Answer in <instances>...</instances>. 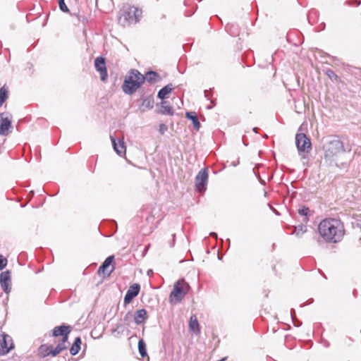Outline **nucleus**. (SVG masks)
<instances>
[{"label": "nucleus", "mask_w": 361, "mask_h": 361, "mask_svg": "<svg viewBox=\"0 0 361 361\" xmlns=\"http://www.w3.org/2000/svg\"><path fill=\"white\" fill-rule=\"evenodd\" d=\"M73 344H76L77 345L80 346V344H81V339H80V337H77L75 339V341H74Z\"/></svg>", "instance_id": "nucleus-37"}, {"label": "nucleus", "mask_w": 361, "mask_h": 361, "mask_svg": "<svg viewBox=\"0 0 361 361\" xmlns=\"http://www.w3.org/2000/svg\"><path fill=\"white\" fill-rule=\"evenodd\" d=\"M138 350H139L140 355L142 357H145V356H147V350H146V344L142 339L140 340L138 342Z\"/></svg>", "instance_id": "nucleus-28"}, {"label": "nucleus", "mask_w": 361, "mask_h": 361, "mask_svg": "<svg viewBox=\"0 0 361 361\" xmlns=\"http://www.w3.org/2000/svg\"><path fill=\"white\" fill-rule=\"evenodd\" d=\"M173 87L172 84H169V85H166L165 87H164L159 91L158 94H157L158 97L161 99L167 98L169 94L173 90Z\"/></svg>", "instance_id": "nucleus-18"}, {"label": "nucleus", "mask_w": 361, "mask_h": 361, "mask_svg": "<svg viewBox=\"0 0 361 361\" xmlns=\"http://www.w3.org/2000/svg\"><path fill=\"white\" fill-rule=\"evenodd\" d=\"M257 128H253V131H255V133H257Z\"/></svg>", "instance_id": "nucleus-40"}, {"label": "nucleus", "mask_w": 361, "mask_h": 361, "mask_svg": "<svg viewBox=\"0 0 361 361\" xmlns=\"http://www.w3.org/2000/svg\"><path fill=\"white\" fill-rule=\"evenodd\" d=\"M7 264V259L2 255H0V270H2L6 267Z\"/></svg>", "instance_id": "nucleus-34"}, {"label": "nucleus", "mask_w": 361, "mask_h": 361, "mask_svg": "<svg viewBox=\"0 0 361 361\" xmlns=\"http://www.w3.org/2000/svg\"><path fill=\"white\" fill-rule=\"evenodd\" d=\"M80 350V346L77 345L76 344H73L70 349V353L72 355H75L78 353L79 350Z\"/></svg>", "instance_id": "nucleus-31"}, {"label": "nucleus", "mask_w": 361, "mask_h": 361, "mask_svg": "<svg viewBox=\"0 0 361 361\" xmlns=\"http://www.w3.org/2000/svg\"><path fill=\"white\" fill-rule=\"evenodd\" d=\"M39 352L43 357L51 355L52 345H42L39 347Z\"/></svg>", "instance_id": "nucleus-27"}, {"label": "nucleus", "mask_w": 361, "mask_h": 361, "mask_svg": "<svg viewBox=\"0 0 361 361\" xmlns=\"http://www.w3.org/2000/svg\"><path fill=\"white\" fill-rule=\"evenodd\" d=\"M226 360V357H224V358H222L221 360H218V361H225Z\"/></svg>", "instance_id": "nucleus-39"}, {"label": "nucleus", "mask_w": 361, "mask_h": 361, "mask_svg": "<svg viewBox=\"0 0 361 361\" xmlns=\"http://www.w3.org/2000/svg\"><path fill=\"white\" fill-rule=\"evenodd\" d=\"M295 145L299 155L302 159H305L306 154L312 149V144L310 138L303 133H298L295 135Z\"/></svg>", "instance_id": "nucleus-4"}, {"label": "nucleus", "mask_w": 361, "mask_h": 361, "mask_svg": "<svg viewBox=\"0 0 361 361\" xmlns=\"http://www.w3.org/2000/svg\"><path fill=\"white\" fill-rule=\"evenodd\" d=\"M114 259V256H109L108 257L104 262L102 263V264L100 266V267L98 269V274H100L101 273L104 274L106 269L111 264L113 260Z\"/></svg>", "instance_id": "nucleus-21"}, {"label": "nucleus", "mask_w": 361, "mask_h": 361, "mask_svg": "<svg viewBox=\"0 0 361 361\" xmlns=\"http://www.w3.org/2000/svg\"><path fill=\"white\" fill-rule=\"evenodd\" d=\"M67 342V338H62L61 343H59L54 348H52L51 355L55 357L61 351L66 349L68 348Z\"/></svg>", "instance_id": "nucleus-16"}, {"label": "nucleus", "mask_w": 361, "mask_h": 361, "mask_svg": "<svg viewBox=\"0 0 361 361\" xmlns=\"http://www.w3.org/2000/svg\"><path fill=\"white\" fill-rule=\"evenodd\" d=\"M13 348L11 338L6 334H0V355H6Z\"/></svg>", "instance_id": "nucleus-8"}, {"label": "nucleus", "mask_w": 361, "mask_h": 361, "mask_svg": "<svg viewBox=\"0 0 361 361\" xmlns=\"http://www.w3.org/2000/svg\"><path fill=\"white\" fill-rule=\"evenodd\" d=\"M59 6L60 9L63 12H66V13L69 12V9L67 7V6L66 5L64 0H59Z\"/></svg>", "instance_id": "nucleus-30"}, {"label": "nucleus", "mask_w": 361, "mask_h": 361, "mask_svg": "<svg viewBox=\"0 0 361 361\" xmlns=\"http://www.w3.org/2000/svg\"><path fill=\"white\" fill-rule=\"evenodd\" d=\"M12 115L8 112L0 114V135L6 136L12 128Z\"/></svg>", "instance_id": "nucleus-6"}, {"label": "nucleus", "mask_w": 361, "mask_h": 361, "mask_svg": "<svg viewBox=\"0 0 361 361\" xmlns=\"http://www.w3.org/2000/svg\"><path fill=\"white\" fill-rule=\"evenodd\" d=\"M189 288V284L184 279L178 280L174 283L173 289L170 294V301L172 302L173 298L176 302H180L188 293Z\"/></svg>", "instance_id": "nucleus-5"}, {"label": "nucleus", "mask_w": 361, "mask_h": 361, "mask_svg": "<svg viewBox=\"0 0 361 361\" xmlns=\"http://www.w3.org/2000/svg\"><path fill=\"white\" fill-rule=\"evenodd\" d=\"M175 237H176V235H175V234H173V241L175 240Z\"/></svg>", "instance_id": "nucleus-42"}, {"label": "nucleus", "mask_w": 361, "mask_h": 361, "mask_svg": "<svg viewBox=\"0 0 361 361\" xmlns=\"http://www.w3.org/2000/svg\"><path fill=\"white\" fill-rule=\"evenodd\" d=\"M324 159L331 164L334 161L335 157L341 152H345L343 142L336 136L327 137L323 145Z\"/></svg>", "instance_id": "nucleus-2"}, {"label": "nucleus", "mask_w": 361, "mask_h": 361, "mask_svg": "<svg viewBox=\"0 0 361 361\" xmlns=\"http://www.w3.org/2000/svg\"><path fill=\"white\" fill-rule=\"evenodd\" d=\"M131 317H132V314H131V312H128V313L124 316V317H123V320H124L125 322L129 321V320L131 319Z\"/></svg>", "instance_id": "nucleus-36"}, {"label": "nucleus", "mask_w": 361, "mask_h": 361, "mask_svg": "<svg viewBox=\"0 0 361 361\" xmlns=\"http://www.w3.org/2000/svg\"><path fill=\"white\" fill-rule=\"evenodd\" d=\"M8 98V90L5 87H2L0 89V107L3 105L4 102Z\"/></svg>", "instance_id": "nucleus-29"}, {"label": "nucleus", "mask_w": 361, "mask_h": 361, "mask_svg": "<svg viewBox=\"0 0 361 361\" xmlns=\"http://www.w3.org/2000/svg\"><path fill=\"white\" fill-rule=\"evenodd\" d=\"M298 214L304 216L302 221L307 223L309 221L308 216L311 215V211L308 207H303L299 209Z\"/></svg>", "instance_id": "nucleus-25"}, {"label": "nucleus", "mask_w": 361, "mask_h": 361, "mask_svg": "<svg viewBox=\"0 0 361 361\" xmlns=\"http://www.w3.org/2000/svg\"><path fill=\"white\" fill-rule=\"evenodd\" d=\"M140 289V286L137 283L130 286L124 297L125 305L130 303L132 300L139 294Z\"/></svg>", "instance_id": "nucleus-12"}, {"label": "nucleus", "mask_w": 361, "mask_h": 361, "mask_svg": "<svg viewBox=\"0 0 361 361\" xmlns=\"http://www.w3.org/2000/svg\"><path fill=\"white\" fill-rule=\"evenodd\" d=\"M317 230L319 235L328 243L340 242L345 234L343 224L333 218L322 220L318 225Z\"/></svg>", "instance_id": "nucleus-1"}, {"label": "nucleus", "mask_w": 361, "mask_h": 361, "mask_svg": "<svg viewBox=\"0 0 361 361\" xmlns=\"http://www.w3.org/2000/svg\"><path fill=\"white\" fill-rule=\"evenodd\" d=\"M111 140L114 150L118 155L122 156L126 154V147L123 141H119L118 143H117L113 136H111Z\"/></svg>", "instance_id": "nucleus-15"}, {"label": "nucleus", "mask_w": 361, "mask_h": 361, "mask_svg": "<svg viewBox=\"0 0 361 361\" xmlns=\"http://www.w3.org/2000/svg\"><path fill=\"white\" fill-rule=\"evenodd\" d=\"M186 118L192 121L193 127L195 130H199L200 123L195 112H187Z\"/></svg>", "instance_id": "nucleus-20"}, {"label": "nucleus", "mask_w": 361, "mask_h": 361, "mask_svg": "<svg viewBox=\"0 0 361 361\" xmlns=\"http://www.w3.org/2000/svg\"><path fill=\"white\" fill-rule=\"evenodd\" d=\"M113 270H114V268H112V269L109 271V272L108 273V275H109V274H110V273H111V271H113Z\"/></svg>", "instance_id": "nucleus-41"}, {"label": "nucleus", "mask_w": 361, "mask_h": 361, "mask_svg": "<svg viewBox=\"0 0 361 361\" xmlns=\"http://www.w3.org/2000/svg\"><path fill=\"white\" fill-rule=\"evenodd\" d=\"M189 329L193 333L197 334L200 333V325L195 315H192L190 319Z\"/></svg>", "instance_id": "nucleus-17"}, {"label": "nucleus", "mask_w": 361, "mask_h": 361, "mask_svg": "<svg viewBox=\"0 0 361 361\" xmlns=\"http://www.w3.org/2000/svg\"><path fill=\"white\" fill-rule=\"evenodd\" d=\"M154 106V100L150 97L143 99L140 109L142 111H145L147 109H152Z\"/></svg>", "instance_id": "nucleus-19"}, {"label": "nucleus", "mask_w": 361, "mask_h": 361, "mask_svg": "<svg viewBox=\"0 0 361 361\" xmlns=\"http://www.w3.org/2000/svg\"><path fill=\"white\" fill-rule=\"evenodd\" d=\"M167 130V126L165 124H161L159 126V131L161 133H164Z\"/></svg>", "instance_id": "nucleus-35"}, {"label": "nucleus", "mask_w": 361, "mask_h": 361, "mask_svg": "<svg viewBox=\"0 0 361 361\" xmlns=\"http://www.w3.org/2000/svg\"><path fill=\"white\" fill-rule=\"evenodd\" d=\"M142 13V10L136 7L124 6L120 13L119 23L124 27L132 23H136L141 18Z\"/></svg>", "instance_id": "nucleus-3"}, {"label": "nucleus", "mask_w": 361, "mask_h": 361, "mask_svg": "<svg viewBox=\"0 0 361 361\" xmlns=\"http://www.w3.org/2000/svg\"><path fill=\"white\" fill-rule=\"evenodd\" d=\"M141 85L142 83H140L137 80H133V79L128 77L124 80L122 89L126 94H131L135 92L141 86Z\"/></svg>", "instance_id": "nucleus-9"}, {"label": "nucleus", "mask_w": 361, "mask_h": 361, "mask_svg": "<svg viewBox=\"0 0 361 361\" xmlns=\"http://www.w3.org/2000/svg\"><path fill=\"white\" fill-rule=\"evenodd\" d=\"M208 182V173L206 169H201L195 177V188L200 192H204Z\"/></svg>", "instance_id": "nucleus-7"}, {"label": "nucleus", "mask_w": 361, "mask_h": 361, "mask_svg": "<svg viewBox=\"0 0 361 361\" xmlns=\"http://www.w3.org/2000/svg\"><path fill=\"white\" fill-rule=\"evenodd\" d=\"M128 77L131 79H133V80H137V81L142 84L145 81V77L137 70H132Z\"/></svg>", "instance_id": "nucleus-22"}, {"label": "nucleus", "mask_w": 361, "mask_h": 361, "mask_svg": "<svg viewBox=\"0 0 361 361\" xmlns=\"http://www.w3.org/2000/svg\"><path fill=\"white\" fill-rule=\"evenodd\" d=\"M159 78L160 77L157 73L154 71H149L146 73L145 80L149 82H154L159 80Z\"/></svg>", "instance_id": "nucleus-24"}, {"label": "nucleus", "mask_w": 361, "mask_h": 361, "mask_svg": "<svg viewBox=\"0 0 361 361\" xmlns=\"http://www.w3.org/2000/svg\"><path fill=\"white\" fill-rule=\"evenodd\" d=\"M94 66L97 71L100 73L101 80L102 81H105L107 78L108 74L104 59L102 57H97L94 61Z\"/></svg>", "instance_id": "nucleus-11"}, {"label": "nucleus", "mask_w": 361, "mask_h": 361, "mask_svg": "<svg viewBox=\"0 0 361 361\" xmlns=\"http://www.w3.org/2000/svg\"><path fill=\"white\" fill-rule=\"evenodd\" d=\"M160 111L161 114L167 115H172L173 113L172 107L166 101L161 102Z\"/></svg>", "instance_id": "nucleus-23"}, {"label": "nucleus", "mask_w": 361, "mask_h": 361, "mask_svg": "<svg viewBox=\"0 0 361 361\" xmlns=\"http://www.w3.org/2000/svg\"><path fill=\"white\" fill-rule=\"evenodd\" d=\"M0 284L1 288L6 293H9L11 290V271L7 270L1 272L0 274Z\"/></svg>", "instance_id": "nucleus-10"}, {"label": "nucleus", "mask_w": 361, "mask_h": 361, "mask_svg": "<svg viewBox=\"0 0 361 361\" xmlns=\"http://www.w3.org/2000/svg\"><path fill=\"white\" fill-rule=\"evenodd\" d=\"M209 235H210L211 236H212V237L215 238H217V234H216V233H214V232H212V233H210V234H209Z\"/></svg>", "instance_id": "nucleus-38"}, {"label": "nucleus", "mask_w": 361, "mask_h": 361, "mask_svg": "<svg viewBox=\"0 0 361 361\" xmlns=\"http://www.w3.org/2000/svg\"><path fill=\"white\" fill-rule=\"evenodd\" d=\"M71 331V327L70 326L61 325L59 326H56L53 329L52 335L53 336L57 337L59 336H62L63 338H67Z\"/></svg>", "instance_id": "nucleus-13"}, {"label": "nucleus", "mask_w": 361, "mask_h": 361, "mask_svg": "<svg viewBox=\"0 0 361 361\" xmlns=\"http://www.w3.org/2000/svg\"><path fill=\"white\" fill-rule=\"evenodd\" d=\"M147 312L145 309H140L135 312L134 321L137 325L142 324L147 319Z\"/></svg>", "instance_id": "nucleus-14"}, {"label": "nucleus", "mask_w": 361, "mask_h": 361, "mask_svg": "<svg viewBox=\"0 0 361 361\" xmlns=\"http://www.w3.org/2000/svg\"><path fill=\"white\" fill-rule=\"evenodd\" d=\"M326 75L329 77V78L332 80H336L338 78L337 75L334 73V72L331 70H328L326 71Z\"/></svg>", "instance_id": "nucleus-33"}, {"label": "nucleus", "mask_w": 361, "mask_h": 361, "mask_svg": "<svg viewBox=\"0 0 361 361\" xmlns=\"http://www.w3.org/2000/svg\"><path fill=\"white\" fill-rule=\"evenodd\" d=\"M290 314H291V317H292V319L293 321L294 325L296 326H300L301 325V323L298 319H296L295 318V311L293 310H291Z\"/></svg>", "instance_id": "nucleus-32"}, {"label": "nucleus", "mask_w": 361, "mask_h": 361, "mask_svg": "<svg viewBox=\"0 0 361 361\" xmlns=\"http://www.w3.org/2000/svg\"><path fill=\"white\" fill-rule=\"evenodd\" d=\"M307 232V227L303 225L294 227V231L292 234H295L297 237H301L305 233Z\"/></svg>", "instance_id": "nucleus-26"}]
</instances>
